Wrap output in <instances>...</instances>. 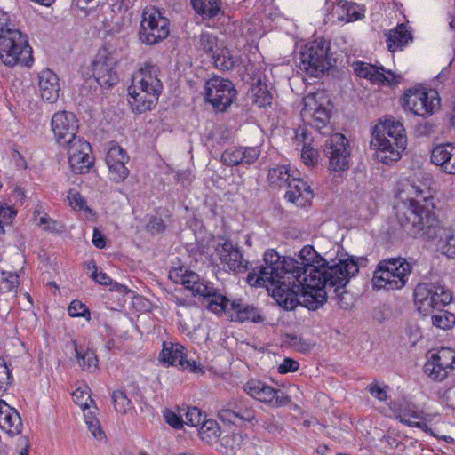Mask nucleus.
Instances as JSON below:
<instances>
[{"label":"nucleus","mask_w":455,"mask_h":455,"mask_svg":"<svg viewBox=\"0 0 455 455\" xmlns=\"http://www.w3.org/2000/svg\"><path fill=\"white\" fill-rule=\"evenodd\" d=\"M299 368V363L291 358H285L278 367V372L281 374L294 372Z\"/></svg>","instance_id":"680f3d73"},{"label":"nucleus","mask_w":455,"mask_h":455,"mask_svg":"<svg viewBox=\"0 0 455 455\" xmlns=\"http://www.w3.org/2000/svg\"><path fill=\"white\" fill-rule=\"evenodd\" d=\"M169 277L174 283L182 284L192 292L193 296L201 297L203 299L202 303L212 312L220 314L226 310H228V312L233 311L235 313V315L231 314L230 317L232 320L239 322L251 321L259 323L263 321L256 307L244 304L241 300L230 302L227 297L218 292L214 287L202 282L200 276L195 272L180 267L170 272Z\"/></svg>","instance_id":"f03ea898"},{"label":"nucleus","mask_w":455,"mask_h":455,"mask_svg":"<svg viewBox=\"0 0 455 455\" xmlns=\"http://www.w3.org/2000/svg\"><path fill=\"white\" fill-rule=\"evenodd\" d=\"M17 215V211L11 206L0 204V236L3 235L4 226L11 225Z\"/></svg>","instance_id":"c03bdc74"},{"label":"nucleus","mask_w":455,"mask_h":455,"mask_svg":"<svg viewBox=\"0 0 455 455\" xmlns=\"http://www.w3.org/2000/svg\"><path fill=\"white\" fill-rule=\"evenodd\" d=\"M12 379V371L4 359L0 358V387L11 383Z\"/></svg>","instance_id":"13d9d810"},{"label":"nucleus","mask_w":455,"mask_h":455,"mask_svg":"<svg viewBox=\"0 0 455 455\" xmlns=\"http://www.w3.org/2000/svg\"><path fill=\"white\" fill-rule=\"evenodd\" d=\"M316 151L311 148H305L301 152V158L305 164L313 165L316 157Z\"/></svg>","instance_id":"0e129e2a"},{"label":"nucleus","mask_w":455,"mask_h":455,"mask_svg":"<svg viewBox=\"0 0 455 455\" xmlns=\"http://www.w3.org/2000/svg\"><path fill=\"white\" fill-rule=\"evenodd\" d=\"M169 20L154 7H148L142 12L140 40L148 45L156 44L169 35Z\"/></svg>","instance_id":"ddd939ff"},{"label":"nucleus","mask_w":455,"mask_h":455,"mask_svg":"<svg viewBox=\"0 0 455 455\" xmlns=\"http://www.w3.org/2000/svg\"><path fill=\"white\" fill-rule=\"evenodd\" d=\"M216 253L224 268L235 273H243L248 270L249 261L243 258L241 249L231 241L225 240L224 243H219Z\"/></svg>","instance_id":"6ab92c4d"},{"label":"nucleus","mask_w":455,"mask_h":455,"mask_svg":"<svg viewBox=\"0 0 455 455\" xmlns=\"http://www.w3.org/2000/svg\"><path fill=\"white\" fill-rule=\"evenodd\" d=\"M285 198L298 206H304L313 198V191L302 179L293 177L288 183Z\"/></svg>","instance_id":"cd10ccee"},{"label":"nucleus","mask_w":455,"mask_h":455,"mask_svg":"<svg viewBox=\"0 0 455 455\" xmlns=\"http://www.w3.org/2000/svg\"><path fill=\"white\" fill-rule=\"evenodd\" d=\"M68 312L72 317L85 316L86 314L90 315L89 309L79 300H73L68 308Z\"/></svg>","instance_id":"5fc2aeb1"},{"label":"nucleus","mask_w":455,"mask_h":455,"mask_svg":"<svg viewBox=\"0 0 455 455\" xmlns=\"http://www.w3.org/2000/svg\"><path fill=\"white\" fill-rule=\"evenodd\" d=\"M60 145L67 147L68 157H76L92 152L90 144L79 136H76L67 140V143Z\"/></svg>","instance_id":"58836bf2"},{"label":"nucleus","mask_w":455,"mask_h":455,"mask_svg":"<svg viewBox=\"0 0 455 455\" xmlns=\"http://www.w3.org/2000/svg\"><path fill=\"white\" fill-rule=\"evenodd\" d=\"M19 442H20V449L15 455H28L30 444H29V440L28 438V436H21L19 439Z\"/></svg>","instance_id":"69168bd1"},{"label":"nucleus","mask_w":455,"mask_h":455,"mask_svg":"<svg viewBox=\"0 0 455 455\" xmlns=\"http://www.w3.org/2000/svg\"><path fill=\"white\" fill-rule=\"evenodd\" d=\"M205 99L218 111L223 112L236 97L235 85L228 79L213 76L205 83Z\"/></svg>","instance_id":"4468645a"},{"label":"nucleus","mask_w":455,"mask_h":455,"mask_svg":"<svg viewBox=\"0 0 455 455\" xmlns=\"http://www.w3.org/2000/svg\"><path fill=\"white\" fill-rule=\"evenodd\" d=\"M411 265L402 257L380 260L373 273L371 284L374 290L396 291L403 289L411 273Z\"/></svg>","instance_id":"6e6552de"},{"label":"nucleus","mask_w":455,"mask_h":455,"mask_svg":"<svg viewBox=\"0 0 455 455\" xmlns=\"http://www.w3.org/2000/svg\"><path fill=\"white\" fill-rule=\"evenodd\" d=\"M434 208L427 197L410 199L395 206L397 222L410 237L435 242L443 254L455 259V230L441 226Z\"/></svg>","instance_id":"f257e3e1"},{"label":"nucleus","mask_w":455,"mask_h":455,"mask_svg":"<svg viewBox=\"0 0 455 455\" xmlns=\"http://www.w3.org/2000/svg\"><path fill=\"white\" fill-rule=\"evenodd\" d=\"M165 421L176 429L182 428L184 425V419L181 416L177 415L175 412L172 411H167L164 413Z\"/></svg>","instance_id":"052dcab7"},{"label":"nucleus","mask_w":455,"mask_h":455,"mask_svg":"<svg viewBox=\"0 0 455 455\" xmlns=\"http://www.w3.org/2000/svg\"><path fill=\"white\" fill-rule=\"evenodd\" d=\"M425 372L435 381H442L455 370V350L441 347L431 355L424 366Z\"/></svg>","instance_id":"f3484780"},{"label":"nucleus","mask_w":455,"mask_h":455,"mask_svg":"<svg viewBox=\"0 0 455 455\" xmlns=\"http://www.w3.org/2000/svg\"><path fill=\"white\" fill-rule=\"evenodd\" d=\"M214 66L220 70L232 69L237 60L231 55L230 51L226 48H219L212 56Z\"/></svg>","instance_id":"c9c22d12"},{"label":"nucleus","mask_w":455,"mask_h":455,"mask_svg":"<svg viewBox=\"0 0 455 455\" xmlns=\"http://www.w3.org/2000/svg\"><path fill=\"white\" fill-rule=\"evenodd\" d=\"M113 403L116 411L125 413L130 408V400L127 398L126 394L121 390H116L112 395Z\"/></svg>","instance_id":"a18cd8bd"},{"label":"nucleus","mask_w":455,"mask_h":455,"mask_svg":"<svg viewBox=\"0 0 455 455\" xmlns=\"http://www.w3.org/2000/svg\"><path fill=\"white\" fill-rule=\"evenodd\" d=\"M312 279L313 276L308 275L289 280L288 284L274 289L273 298L285 310H292L299 304L309 310H316L326 301L329 292L321 283H314L316 281Z\"/></svg>","instance_id":"7ed1b4c3"},{"label":"nucleus","mask_w":455,"mask_h":455,"mask_svg":"<svg viewBox=\"0 0 455 455\" xmlns=\"http://www.w3.org/2000/svg\"><path fill=\"white\" fill-rule=\"evenodd\" d=\"M334 296L330 295L331 299H334L340 308L348 309L353 306V296L345 287L339 291H333Z\"/></svg>","instance_id":"09e8293b"},{"label":"nucleus","mask_w":455,"mask_h":455,"mask_svg":"<svg viewBox=\"0 0 455 455\" xmlns=\"http://www.w3.org/2000/svg\"><path fill=\"white\" fill-rule=\"evenodd\" d=\"M443 307L435 310L431 316L432 324L442 330L451 329L455 325V314H452Z\"/></svg>","instance_id":"f704fd0d"},{"label":"nucleus","mask_w":455,"mask_h":455,"mask_svg":"<svg viewBox=\"0 0 455 455\" xmlns=\"http://www.w3.org/2000/svg\"><path fill=\"white\" fill-rule=\"evenodd\" d=\"M411 39V35L405 29L403 25H401L395 29L389 31L387 38V48L390 52H395L398 48L406 45Z\"/></svg>","instance_id":"2f4dec72"},{"label":"nucleus","mask_w":455,"mask_h":455,"mask_svg":"<svg viewBox=\"0 0 455 455\" xmlns=\"http://www.w3.org/2000/svg\"><path fill=\"white\" fill-rule=\"evenodd\" d=\"M251 92L254 95V102L259 108H264L271 104L272 95L267 89V84L258 83L251 86Z\"/></svg>","instance_id":"37998d69"},{"label":"nucleus","mask_w":455,"mask_h":455,"mask_svg":"<svg viewBox=\"0 0 455 455\" xmlns=\"http://www.w3.org/2000/svg\"><path fill=\"white\" fill-rule=\"evenodd\" d=\"M84 418L87 428L92 433V435L99 440L103 439L105 435L104 432L101 430L100 421L94 416H92V412L84 414Z\"/></svg>","instance_id":"de8ad7c7"},{"label":"nucleus","mask_w":455,"mask_h":455,"mask_svg":"<svg viewBox=\"0 0 455 455\" xmlns=\"http://www.w3.org/2000/svg\"><path fill=\"white\" fill-rule=\"evenodd\" d=\"M129 156L126 152L119 146L111 147L106 155V164L109 169V178L116 182H121L125 180L129 174V170L125 166Z\"/></svg>","instance_id":"5701e85b"},{"label":"nucleus","mask_w":455,"mask_h":455,"mask_svg":"<svg viewBox=\"0 0 455 455\" xmlns=\"http://www.w3.org/2000/svg\"><path fill=\"white\" fill-rule=\"evenodd\" d=\"M431 162L451 175H455V146L451 143L440 144L432 149Z\"/></svg>","instance_id":"bb28decb"},{"label":"nucleus","mask_w":455,"mask_h":455,"mask_svg":"<svg viewBox=\"0 0 455 455\" xmlns=\"http://www.w3.org/2000/svg\"><path fill=\"white\" fill-rule=\"evenodd\" d=\"M451 299V292L439 283H421L414 289V303L424 315L444 307Z\"/></svg>","instance_id":"9b49d317"},{"label":"nucleus","mask_w":455,"mask_h":455,"mask_svg":"<svg viewBox=\"0 0 455 455\" xmlns=\"http://www.w3.org/2000/svg\"><path fill=\"white\" fill-rule=\"evenodd\" d=\"M52 127L58 143H67V140L76 136L77 119L71 112H57L52 118Z\"/></svg>","instance_id":"4be33fe9"},{"label":"nucleus","mask_w":455,"mask_h":455,"mask_svg":"<svg viewBox=\"0 0 455 455\" xmlns=\"http://www.w3.org/2000/svg\"><path fill=\"white\" fill-rule=\"evenodd\" d=\"M178 316L180 318V324H183L186 329H189L190 327H195L196 321L193 318V315L191 318L187 319L185 317V314L181 311L177 312Z\"/></svg>","instance_id":"774afa93"},{"label":"nucleus","mask_w":455,"mask_h":455,"mask_svg":"<svg viewBox=\"0 0 455 455\" xmlns=\"http://www.w3.org/2000/svg\"><path fill=\"white\" fill-rule=\"evenodd\" d=\"M243 436L238 433H228L220 439L224 451L228 454H235L242 446Z\"/></svg>","instance_id":"79ce46f5"},{"label":"nucleus","mask_w":455,"mask_h":455,"mask_svg":"<svg viewBox=\"0 0 455 455\" xmlns=\"http://www.w3.org/2000/svg\"><path fill=\"white\" fill-rule=\"evenodd\" d=\"M165 224L163 219L153 216L147 224V230L151 235H158L165 230Z\"/></svg>","instance_id":"864d4df0"},{"label":"nucleus","mask_w":455,"mask_h":455,"mask_svg":"<svg viewBox=\"0 0 455 455\" xmlns=\"http://www.w3.org/2000/svg\"><path fill=\"white\" fill-rule=\"evenodd\" d=\"M367 261L366 258H358L355 261L354 257L346 259H339L338 263L329 265L323 263V267L320 268H311L309 275L313 276L315 283H321L323 288L331 293V291H339L348 283L352 276H355L360 266H364Z\"/></svg>","instance_id":"0eeeda50"},{"label":"nucleus","mask_w":455,"mask_h":455,"mask_svg":"<svg viewBox=\"0 0 455 455\" xmlns=\"http://www.w3.org/2000/svg\"><path fill=\"white\" fill-rule=\"evenodd\" d=\"M92 243L99 249H102L106 246L105 238L98 229H94Z\"/></svg>","instance_id":"338daca9"},{"label":"nucleus","mask_w":455,"mask_h":455,"mask_svg":"<svg viewBox=\"0 0 455 455\" xmlns=\"http://www.w3.org/2000/svg\"><path fill=\"white\" fill-rule=\"evenodd\" d=\"M68 199L69 201V204L73 209L76 210H89L88 207L85 206V200L84 197L77 192L69 193L68 196Z\"/></svg>","instance_id":"bf43d9fd"},{"label":"nucleus","mask_w":455,"mask_h":455,"mask_svg":"<svg viewBox=\"0 0 455 455\" xmlns=\"http://www.w3.org/2000/svg\"><path fill=\"white\" fill-rule=\"evenodd\" d=\"M354 71L358 76L369 79L373 84H381L385 82L389 84L397 82L391 71H386L383 67L365 62L354 63Z\"/></svg>","instance_id":"a878e982"},{"label":"nucleus","mask_w":455,"mask_h":455,"mask_svg":"<svg viewBox=\"0 0 455 455\" xmlns=\"http://www.w3.org/2000/svg\"><path fill=\"white\" fill-rule=\"evenodd\" d=\"M264 263L248 274L247 282L251 286H266L272 294L275 287L293 281L294 272L298 271L295 259L281 257L272 249L265 252Z\"/></svg>","instance_id":"20e7f679"},{"label":"nucleus","mask_w":455,"mask_h":455,"mask_svg":"<svg viewBox=\"0 0 455 455\" xmlns=\"http://www.w3.org/2000/svg\"><path fill=\"white\" fill-rule=\"evenodd\" d=\"M0 61L7 67L33 62L32 48L28 38L18 29L0 28Z\"/></svg>","instance_id":"1a4fd4ad"},{"label":"nucleus","mask_w":455,"mask_h":455,"mask_svg":"<svg viewBox=\"0 0 455 455\" xmlns=\"http://www.w3.org/2000/svg\"><path fill=\"white\" fill-rule=\"evenodd\" d=\"M90 263L92 264V268H94V272L92 273V278L102 285H111L112 284V279L107 275L106 273L103 272H98L96 266L94 262L92 260Z\"/></svg>","instance_id":"e2e57ef3"},{"label":"nucleus","mask_w":455,"mask_h":455,"mask_svg":"<svg viewBox=\"0 0 455 455\" xmlns=\"http://www.w3.org/2000/svg\"><path fill=\"white\" fill-rule=\"evenodd\" d=\"M39 91L43 100L55 102L59 98V78L52 70L44 69L39 73Z\"/></svg>","instance_id":"c756f323"},{"label":"nucleus","mask_w":455,"mask_h":455,"mask_svg":"<svg viewBox=\"0 0 455 455\" xmlns=\"http://www.w3.org/2000/svg\"><path fill=\"white\" fill-rule=\"evenodd\" d=\"M291 177L293 178V175L290 173L288 168L284 165L272 168L268 172L270 184L277 187H288L289 181L291 180Z\"/></svg>","instance_id":"ea45409f"},{"label":"nucleus","mask_w":455,"mask_h":455,"mask_svg":"<svg viewBox=\"0 0 455 455\" xmlns=\"http://www.w3.org/2000/svg\"><path fill=\"white\" fill-rule=\"evenodd\" d=\"M41 209V206L36 207L34 212L35 220L37 221V225H45V230L53 231L55 229L56 222L52 219L49 218L47 214L41 216L38 220L36 219V214H40L42 212Z\"/></svg>","instance_id":"4d7b16f0"},{"label":"nucleus","mask_w":455,"mask_h":455,"mask_svg":"<svg viewBox=\"0 0 455 455\" xmlns=\"http://www.w3.org/2000/svg\"><path fill=\"white\" fill-rule=\"evenodd\" d=\"M0 428L10 435L21 432L22 422L19 412L0 400Z\"/></svg>","instance_id":"c85d7f7f"},{"label":"nucleus","mask_w":455,"mask_h":455,"mask_svg":"<svg viewBox=\"0 0 455 455\" xmlns=\"http://www.w3.org/2000/svg\"><path fill=\"white\" fill-rule=\"evenodd\" d=\"M70 169L74 173H85L93 164V158L91 152L85 155L76 156V157H68Z\"/></svg>","instance_id":"a19ab883"},{"label":"nucleus","mask_w":455,"mask_h":455,"mask_svg":"<svg viewBox=\"0 0 455 455\" xmlns=\"http://www.w3.org/2000/svg\"><path fill=\"white\" fill-rule=\"evenodd\" d=\"M191 4L196 13L202 16L203 20H212L224 15L221 0H191Z\"/></svg>","instance_id":"7c9ffc66"},{"label":"nucleus","mask_w":455,"mask_h":455,"mask_svg":"<svg viewBox=\"0 0 455 455\" xmlns=\"http://www.w3.org/2000/svg\"><path fill=\"white\" fill-rule=\"evenodd\" d=\"M295 262L298 266V271L294 272V279H298L308 276L310 272H313L311 268L323 267V263H326V260L318 257L313 246L307 245L300 250L298 259H295Z\"/></svg>","instance_id":"b1692460"},{"label":"nucleus","mask_w":455,"mask_h":455,"mask_svg":"<svg viewBox=\"0 0 455 455\" xmlns=\"http://www.w3.org/2000/svg\"><path fill=\"white\" fill-rule=\"evenodd\" d=\"M73 398L75 403L83 409L89 408L88 401L93 403L89 394L85 390H82L81 388H77L76 391L73 392Z\"/></svg>","instance_id":"6e6d98bb"},{"label":"nucleus","mask_w":455,"mask_h":455,"mask_svg":"<svg viewBox=\"0 0 455 455\" xmlns=\"http://www.w3.org/2000/svg\"><path fill=\"white\" fill-rule=\"evenodd\" d=\"M160 360L169 365L179 366L189 372H204L200 364H197L195 360L186 358V348L178 343L164 342Z\"/></svg>","instance_id":"aec40b11"},{"label":"nucleus","mask_w":455,"mask_h":455,"mask_svg":"<svg viewBox=\"0 0 455 455\" xmlns=\"http://www.w3.org/2000/svg\"><path fill=\"white\" fill-rule=\"evenodd\" d=\"M387 386L381 387L378 382L369 384L366 390L379 401L384 402L387 399Z\"/></svg>","instance_id":"603ef678"},{"label":"nucleus","mask_w":455,"mask_h":455,"mask_svg":"<svg viewBox=\"0 0 455 455\" xmlns=\"http://www.w3.org/2000/svg\"><path fill=\"white\" fill-rule=\"evenodd\" d=\"M243 389L252 398L271 407L285 406L291 403L290 397L283 391L275 389L260 380H249Z\"/></svg>","instance_id":"a211bd4d"},{"label":"nucleus","mask_w":455,"mask_h":455,"mask_svg":"<svg viewBox=\"0 0 455 455\" xmlns=\"http://www.w3.org/2000/svg\"><path fill=\"white\" fill-rule=\"evenodd\" d=\"M198 432L201 439L207 443L216 441L221 435L220 427L214 419L204 420Z\"/></svg>","instance_id":"e433bc0d"},{"label":"nucleus","mask_w":455,"mask_h":455,"mask_svg":"<svg viewBox=\"0 0 455 455\" xmlns=\"http://www.w3.org/2000/svg\"><path fill=\"white\" fill-rule=\"evenodd\" d=\"M116 59L110 54L100 53L92 63V76L101 87L110 88L118 81L115 70Z\"/></svg>","instance_id":"412c9836"},{"label":"nucleus","mask_w":455,"mask_h":455,"mask_svg":"<svg viewBox=\"0 0 455 455\" xmlns=\"http://www.w3.org/2000/svg\"><path fill=\"white\" fill-rule=\"evenodd\" d=\"M233 404L234 407H235L239 423L245 421L251 422L255 419V411L251 407L246 406L242 401L234 403Z\"/></svg>","instance_id":"49530a36"},{"label":"nucleus","mask_w":455,"mask_h":455,"mask_svg":"<svg viewBox=\"0 0 455 455\" xmlns=\"http://www.w3.org/2000/svg\"><path fill=\"white\" fill-rule=\"evenodd\" d=\"M439 105L440 98L435 90L409 89L403 96V107L419 116H431Z\"/></svg>","instance_id":"2eb2a0df"},{"label":"nucleus","mask_w":455,"mask_h":455,"mask_svg":"<svg viewBox=\"0 0 455 455\" xmlns=\"http://www.w3.org/2000/svg\"><path fill=\"white\" fill-rule=\"evenodd\" d=\"M219 419L227 423L237 424L239 420L237 419V413L235 411V407H234L233 403H229L228 407H224L218 412Z\"/></svg>","instance_id":"3c124183"},{"label":"nucleus","mask_w":455,"mask_h":455,"mask_svg":"<svg viewBox=\"0 0 455 455\" xmlns=\"http://www.w3.org/2000/svg\"><path fill=\"white\" fill-rule=\"evenodd\" d=\"M328 51L329 43L323 39L307 44L300 51L299 69L310 76L318 77L332 66Z\"/></svg>","instance_id":"f8f14e48"},{"label":"nucleus","mask_w":455,"mask_h":455,"mask_svg":"<svg viewBox=\"0 0 455 455\" xmlns=\"http://www.w3.org/2000/svg\"><path fill=\"white\" fill-rule=\"evenodd\" d=\"M75 350L78 363L83 370L92 371L98 367L97 355L93 350L86 349L84 351L83 348L77 347L76 346Z\"/></svg>","instance_id":"4c0bfd02"},{"label":"nucleus","mask_w":455,"mask_h":455,"mask_svg":"<svg viewBox=\"0 0 455 455\" xmlns=\"http://www.w3.org/2000/svg\"><path fill=\"white\" fill-rule=\"evenodd\" d=\"M400 421L407 426L414 427L427 432V427L425 422L422 421H411V419H422L423 411L416 409L414 405H408L399 414Z\"/></svg>","instance_id":"473e14b6"},{"label":"nucleus","mask_w":455,"mask_h":455,"mask_svg":"<svg viewBox=\"0 0 455 455\" xmlns=\"http://www.w3.org/2000/svg\"><path fill=\"white\" fill-rule=\"evenodd\" d=\"M371 147L377 150L379 161L389 164L401 158L406 148L407 137L403 124L393 116L386 117L374 128Z\"/></svg>","instance_id":"39448f33"},{"label":"nucleus","mask_w":455,"mask_h":455,"mask_svg":"<svg viewBox=\"0 0 455 455\" xmlns=\"http://www.w3.org/2000/svg\"><path fill=\"white\" fill-rule=\"evenodd\" d=\"M196 48L204 53H214L218 49V38L209 32H202L193 38Z\"/></svg>","instance_id":"72a5a7b5"},{"label":"nucleus","mask_w":455,"mask_h":455,"mask_svg":"<svg viewBox=\"0 0 455 455\" xmlns=\"http://www.w3.org/2000/svg\"><path fill=\"white\" fill-rule=\"evenodd\" d=\"M157 71L156 66L147 65L134 75L132 84L128 87V93L132 99L130 104L133 110L142 113L151 109L157 102L163 88Z\"/></svg>","instance_id":"423d86ee"},{"label":"nucleus","mask_w":455,"mask_h":455,"mask_svg":"<svg viewBox=\"0 0 455 455\" xmlns=\"http://www.w3.org/2000/svg\"><path fill=\"white\" fill-rule=\"evenodd\" d=\"M258 148H238L226 149L221 155V162L227 166L250 165L259 156Z\"/></svg>","instance_id":"393cba45"},{"label":"nucleus","mask_w":455,"mask_h":455,"mask_svg":"<svg viewBox=\"0 0 455 455\" xmlns=\"http://www.w3.org/2000/svg\"><path fill=\"white\" fill-rule=\"evenodd\" d=\"M301 117L305 124L312 126L319 133L328 135L332 132L330 124L331 102L323 92L308 93L303 98Z\"/></svg>","instance_id":"9d476101"},{"label":"nucleus","mask_w":455,"mask_h":455,"mask_svg":"<svg viewBox=\"0 0 455 455\" xmlns=\"http://www.w3.org/2000/svg\"><path fill=\"white\" fill-rule=\"evenodd\" d=\"M204 420H205V417L203 416L199 409L196 407L188 409L185 413L184 424L188 426L201 427Z\"/></svg>","instance_id":"8fccbe9b"},{"label":"nucleus","mask_w":455,"mask_h":455,"mask_svg":"<svg viewBox=\"0 0 455 455\" xmlns=\"http://www.w3.org/2000/svg\"><path fill=\"white\" fill-rule=\"evenodd\" d=\"M325 156L329 159V168L335 172L348 169L350 150L347 139L341 133L331 134L323 146Z\"/></svg>","instance_id":"dca6fc26"}]
</instances>
